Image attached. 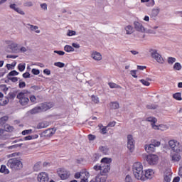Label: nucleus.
<instances>
[{"label": "nucleus", "mask_w": 182, "mask_h": 182, "mask_svg": "<svg viewBox=\"0 0 182 182\" xmlns=\"http://www.w3.org/2000/svg\"><path fill=\"white\" fill-rule=\"evenodd\" d=\"M100 165H95L93 166V170L95 171H100L102 176H105L107 173L110 171V163H112V159L110 158H103L101 160Z\"/></svg>", "instance_id": "nucleus-1"}, {"label": "nucleus", "mask_w": 182, "mask_h": 182, "mask_svg": "<svg viewBox=\"0 0 182 182\" xmlns=\"http://www.w3.org/2000/svg\"><path fill=\"white\" fill-rule=\"evenodd\" d=\"M132 171L136 180L143 178V164L141 162H135L132 166Z\"/></svg>", "instance_id": "nucleus-2"}, {"label": "nucleus", "mask_w": 182, "mask_h": 182, "mask_svg": "<svg viewBox=\"0 0 182 182\" xmlns=\"http://www.w3.org/2000/svg\"><path fill=\"white\" fill-rule=\"evenodd\" d=\"M7 166L11 170L14 171H16L18 170H21L22 167H23V164H22V161L21 160L14 158V159H11L7 161Z\"/></svg>", "instance_id": "nucleus-3"}, {"label": "nucleus", "mask_w": 182, "mask_h": 182, "mask_svg": "<svg viewBox=\"0 0 182 182\" xmlns=\"http://www.w3.org/2000/svg\"><path fill=\"white\" fill-rule=\"evenodd\" d=\"M8 117H3L0 118V136L4 134V132H14V127L9 124H6L4 126V129H2L4 124H5V122H8Z\"/></svg>", "instance_id": "nucleus-4"}, {"label": "nucleus", "mask_w": 182, "mask_h": 182, "mask_svg": "<svg viewBox=\"0 0 182 182\" xmlns=\"http://www.w3.org/2000/svg\"><path fill=\"white\" fill-rule=\"evenodd\" d=\"M16 99H18V103L21 106H28L29 103V97H28V95L25 92H19L16 96Z\"/></svg>", "instance_id": "nucleus-5"}, {"label": "nucleus", "mask_w": 182, "mask_h": 182, "mask_svg": "<svg viewBox=\"0 0 182 182\" xmlns=\"http://www.w3.org/2000/svg\"><path fill=\"white\" fill-rule=\"evenodd\" d=\"M74 177L75 178H80V182H89L90 173L86 169H84L80 173H76Z\"/></svg>", "instance_id": "nucleus-6"}, {"label": "nucleus", "mask_w": 182, "mask_h": 182, "mask_svg": "<svg viewBox=\"0 0 182 182\" xmlns=\"http://www.w3.org/2000/svg\"><path fill=\"white\" fill-rule=\"evenodd\" d=\"M168 145L175 153H180L182 151V146L180 144V142L176 140H170L168 141Z\"/></svg>", "instance_id": "nucleus-7"}, {"label": "nucleus", "mask_w": 182, "mask_h": 182, "mask_svg": "<svg viewBox=\"0 0 182 182\" xmlns=\"http://www.w3.org/2000/svg\"><path fill=\"white\" fill-rule=\"evenodd\" d=\"M146 161L149 166H156L159 163V156L150 154L146 156Z\"/></svg>", "instance_id": "nucleus-8"}, {"label": "nucleus", "mask_w": 182, "mask_h": 182, "mask_svg": "<svg viewBox=\"0 0 182 182\" xmlns=\"http://www.w3.org/2000/svg\"><path fill=\"white\" fill-rule=\"evenodd\" d=\"M127 147L131 153H133L134 150V139L133 138V135L132 134L127 135Z\"/></svg>", "instance_id": "nucleus-9"}, {"label": "nucleus", "mask_w": 182, "mask_h": 182, "mask_svg": "<svg viewBox=\"0 0 182 182\" xmlns=\"http://www.w3.org/2000/svg\"><path fill=\"white\" fill-rule=\"evenodd\" d=\"M154 176V171L153 169H147L145 171L142 172V178H139L141 181H146L147 178H153Z\"/></svg>", "instance_id": "nucleus-10"}, {"label": "nucleus", "mask_w": 182, "mask_h": 182, "mask_svg": "<svg viewBox=\"0 0 182 182\" xmlns=\"http://www.w3.org/2000/svg\"><path fill=\"white\" fill-rule=\"evenodd\" d=\"M90 58L95 62H100L103 59V56L100 52L92 50L90 52Z\"/></svg>", "instance_id": "nucleus-11"}, {"label": "nucleus", "mask_w": 182, "mask_h": 182, "mask_svg": "<svg viewBox=\"0 0 182 182\" xmlns=\"http://www.w3.org/2000/svg\"><path fill=\"white\" fill-rule=\"evenodd\" d=\"M37 181L49 182V174L46 172H41L37 176Z\"/></svg>", "instance_id": "nucleus-12"}, {"label": "nucleus", "mask_w": 182, "mask_h": 182, "mask_svg": "<svg viewBox=\"0 0 182 182\" xmlns=\"http://www.w3.org/2000/svg\"><path fill=\"white\" fill-rule=\"evenodd\" d=\"M134 28L135 31L141 32V33H144V32H146V28H144V26L139 21L134 22Z\"/></svg>", "instance_id": "nucleus-13"}, {"label": "nucleus", "mask_w": 182, "mask_h": 182, "mask_svg": "<svg viewBox=\"0 0 182 182\" xmlns=\"http://www.w3.org/2000/svg\"><path fill=\"white\" fill-rule=\"evenodd\" d=\"M149 53H151V56L152 59H154L156 62H158V63H160V54H159V52L156 49H150Z\"/></svg>", "instance_id": "nucleus-14"}, {"label": "nucleus", "mask_w": 182, "mask_h": 182, "mask_svg": "<svg viewBox=\"0 0 182 182\" xmlns=\"http://www.w3.org/2000/svg\"><path fill=\"white\" fill-rule=\"evenodd\" d=\"M39 106L42 112H46V110H49V109H52V107H53V104L51 102H46L41 104Z\"/></svg>", "instance_id": "nucleus-15"}, {"label": "nucleus", "mask_w": 182, "mask_h": 182, "mask_svg": "<svg viewBox=\"0 0 182 182\" xmlns=\"http://www.w3.org/2000/svg\"><path fill=\"white\" fill-rule=\"evenodd\" d=\"M10 9H13V11H15V12H17V14H19V15H25V11L22 10V9L18 7V6L16 4H11L9 5Z\"/></svg>", "instance_id": "nucleus-16"}, {"label": "nucleus", "mask_w": 182, "mask_h": 182, "mask_svg": "<svg viewBox=\"0 0 182 182\" xmlns=\"http://www.w3.org/2000/svg\"><path fill=\"white\" fill-rule=\"evenodd\" d=\"M170 157H171V161H172V163H178V161H180V160H181V155H180L177 152H176V154L171 153L170 154Z\"/></svg>", "instance_id": "nucleus-17"}, {"label": "nucleus", "mask_w": 182, "mask_h": 182, "mask_svg": "<svg viewBox=\"0 0 182 182\" xmlns=\"http://www.w3.org/2000/svg\"><path fill=\"white\" fill-rule=\"evenodd\" d=\"M173 173L171 171L167 170L164 173V182H171Z\"/></svg>", "instance_id": "nucleus-18"}, {"label": "nucleus", "mask_w": 182, "mask_h": 182, "mask_svg": "<svg viewBox=\"0 0 182 182\" xmlns=\"http://www.w3.org/2000/svg\"><path fill=\"white\" fill-rule=\"evenodd\" d=\"M144 150L146 153H156L157 151L154 148L151 143L144 145Z\"/></svg>", "instance_id": "nucleus-19"}, {"label": "nucleus", "mask_w": 182, "mask_h": 182, "mask_svg": "<svg viewBox=\"0 0 182 182\" xmlns=\"http://www.w3.org/2000/svg\"><path fill=\"white\" fill-rule=\"evenodd\" d=\"M58 174L61 180H66L67 178H69V173H68L66 171L59 169L58 171Z\"/></svg>", "instance_id": "nucleus-20"}, {"label": "nucleus", "mask_w": 182, "mask_h": 182, "mask_svg": "<svg viewBox=\"0 0 182 182\" xmlns=\"http://www.w3.org/2000/svg\"><path fill=\"white\" fill-rule=\"evenodd\" d=\"M55 132L56 129L55 128H51L44 131V134L46 137H50V136H53V134H55Z\"/></svg>", "instance_id": "nucleus-21"}, {"label": "nucleus", "mask_w": 182, "mask_h": 182, "mask_svg": "<svg viewBox=\"0 0 182 182\" xmlns=\"http://www.w3.org/2000/svg\"><path fill=\"white\" fill-rule=\"evenodd\" d=\"M28 27L29 31H31V32H35L36 33H41V30H39V27L38 26H34L32 24H27Z\"/></svg>", "instance_id": "nucleus-22"}, {"label": "nucleus", "mask_w": 182, "mask_h": 182, "mask_svg": "<svg viewBox=\"0 0 182 182\" xmlns=\"http://www.w3.org/2000/svg\"><path fill=\"white\" fill-rule=\"evenodd\" d=\"M98 127L100 129V133L101 134H107V126H103L102 124H99Z\"/></svg>", "instance_id": "nucleus-23"}, {"label": "nucleus", "mask_w": 182, "mask_h": 182, "mask_svg": "<svg viewBox=\"0 0 182 182\" xmlns=\"http://www.w3.org/2000/svg\"><path fill=\"white\" fill-rule=\"evenodd\" d=\"M124 31H126L127 35H132L134 32V28L133 26L127 25L124 27Z\"/></svg>", "instance_id": "nucleus-24"}, {"label": "nucleus", "mask_w": 182, "mask_h": 182, "mask_svg": "<svg viewBox=\"0 0 182 182\" xmlns=\"http://www.w3.org/2000/svg\"><path fill=\"white\" fill-rule=\"evenodd\" d=\"M151 144H152L154 149L156 151H159V148L160 147V141L157 139H152L151 140Z\"/></svg>", "instance_id": "nucleus-25"}, {"label": "nucleus", "mask_w": 182, "mask_h": 182, "mask_svg": "<svg viewBox=\"0 0 182 182\" xmlns=\"http://www.w3.org/2000/svg\"><path fill=\"white\" fill-rule=\"evenodd\" d=\"M28 113H30V114H36V113H42L40 105L29 110Z\"/></svg>", "instance_id": "nucleus-26"}, {"label": "nucleus", "mask_w": 182, "mask_h": 182, "mask_svg": "<svg viewBox=\"0 0 182 182\" xmlns=\"http://www.w3.org/2000/svg\"><path fill=\"white\" fill-rule=\"evenodd\" d=\"M109 107L112 110H116L117 109H120V104L118 102H112L109 103Z\"/></svg>", "instance_id": "nucleus-27"}, {"label": "nucleus", "mask_w": 182, "mask_h": 182, "mask_svg": "<svg viewBox=\"0 0 182 182\" xmlns=\"http://www.w3.org/2000/svg\"><path fill=\"white\" fill-rule=\"evenodd\" d=\"M90 182H106V178H105L103 176H101L100 175H97L95 177V179L92 180Z\"/></svg>", "instance_id": "nucleus-28"}, {"label": "nucleus", "mask_w": 182, "mask_h": 182, "mask_svg": "<svg viewBox=\"0 0 182 182\" xmlns=\"http://www.w3.org/2000/svg\"><path fill=\"white\" fill-rule=\"evenodd\" d=\"M145 121L149 122L151 124V125H152L154 123H157L158 122L157 118L154 117H148L146 118Z\"/></svg>", "instance_id": "nucleus-29"}, {"label": "nucleus", "mask_w": 182, "mask_h": 182, "mask_svg": "<svg viewBox=\"0 0 182 182\" xmlns=\"http://www.w3.org/2000/svg\"><path fill=\"white\" fill-rule=\"evenodd\" d=\"M141 4H146V6H154V0H141Z\"/></svg>", "instance_id": "nucleus-30"}, {"label": "nucleus", "mask_w": 182, "mask_h": 182, "mask_svg": "<svg viewBox=\"0 0 182 182\" xmlns=\"http://www.w3.org/2000/svg\"><path fill=\"white\" fill-rule=\"evenodd\" d=\"M159 14H160V10L159 9H154L151 13V18L156 19L157 16H159Z\"/></svg>", "instance_id": "nucleus-31"}, {"label": "nucleus", "mask_w": 182, "mask_h": 182, "mask_svg": "<svg viewBox=\"0 0 182 182\" xmlns=\"http://www.w3.org/2000/svg\"><path fill=\"white\" fill-rule=\"evenodd\" d=\"M64 50L68 53H70L75 50V48L70 45H65L64 46Z\"/></svg>", "instance_id": "nucleus-32"}, {"label": "nucleus", "mask_w": 182, "mask_h": 182, "mask_svg": "<svg viewBox=\"0 0 182 182\" xmlns=\"http://www.w3.org/2000/svg\"><path fill=\"white\" fill-rule=\"evenodd\" d=\"M9 48L12 52H16V48H18V43L11 42L9 46Z\"/></svg>", "instance_id": "nucleus-33"}, {"label": "nucleus", "mask_w": 182, "mask_h": 182, "mask_svg": "<svg viewBox=\"0 0 182 182\" xmlns=\"http://www.w3.org/2000/svg\"><path fill=\"white\" fill-rule=\"evenodd\" d=\"M99 150L100 151H101V153H103L104 154H107V151H109V148H107V146H101L99 147Z\"/></svg>", "instance_id": "nucleus-34"}, {"label": "nucleus", "mask_w": 182, "mask_h": 182, "mask_svg": "<svg viewBox=\"0 0 182 182\" xmlns=\"http://www.w3.org/2000/svg\"><path fill=\"white\" fill-rule=\"evenodd\" d=\"M108 85L111 89H122V87H120V85L114 82H109Z\"/></svg>", "instance_id": "nucleus-35"}, {"label": "nucleus", "mask_w": 182, "mask_h": 182, "mask_svg": "<svg viewBox=\"0 0 182 182\" xmlns=\"http://www.w3.org/2000/svg\"><path fill=\"white\" fill-rule=\"evenodd\" d=\"M18 147H22V144H17L8 146L7 150H14L15 149H18Z\"/></svg>", "instance_id": "nucleus-36"}, {"label": "nucleus", "mask_w": 182, "mask_h": 182, "mask_svg": "<svg viewBox=\"0 0 182 182\" xmlns=\"http://www.w3.org/2000/svg\"><path fill=\"white\" fill-rule=\"evenodd\" d=\"M159 27H154V29H146V33H150L151 35H156L157 33V31H156L155 29H157Z\"/></svg>", "instance_id": "nucleus-37"}, {"label": "nucleus", "mask_w": 182, "mask_h": 182, "mask_svg": "<svg viewBox=\"0 0 182 182\" xmlns=\"http://www.w3.org/2000/svg\"><path fill=\"white\" fill-rule=\"evenodd\" d=\"M173 99H176V100H179V101L182 100L181 92H176V93L173 94Z\"/></svg>", "instance_id": "nucleus-38"}, {"label": "nucleus", "mask_w": 182, "mask_h": 182, "mask_svg": "<svg viewBox=\"0 0 182 182\" xmlns=\"http://www.w3.org/2000/svg\"><path fill=\"white\" fill-rule=\"evenodd\" d=\"M49 126V123L44 122H41L38 124V129H45V127H48Z\"/></svg>", "instance_id": "nucleus-39"}, {"label": "nucleus", "mask_w": 182, "mask_h": 182, "mask_svg": "<svg viewBox=\"0 0 182 182\" xmlns=\"http://www.w3.org/2000/svg\"><path fill=\"white\" fill-rule=\"evenodd\" d=\"M151 129L154 130H160V124L159 123L156 122L151 125Z\"/></svg>", "instance_id": "nucleus-40"}, {"label": "nucleus", "mask_w": 182, "mask_h": 182, "mask_svg": "<svg viewBox=\"0 0 182 182\" xmlns=\"http://www.w3.org/2000/svg\"><path fill=\"white\" fill-rule=\"evenodd\" d=\"M177 59H176V58L173 57H168V65H173V63H175V62H176Z\"/></svg>", "instance_id": "nucleus-41"}, {"label": "nucleus", "mask_w": 182, "mask_h": 182, "mask_svg": "<svg viewBox=\"0 0 182 182\" xmlns=\"http://www.w3.org/2000/svg\"><path fill=\"white\" fill-rule=\"evenodd\" d=\"M92 99V102H93V103H95L96 105H97L99 103V97L96 96V95H92L91 97Z\"/></svg>", "instance_id": "nucleus-42"}, {"label": "nucleus", "mask_w": 182, "mask_h": 182, "mask_svg": "<svg viewBox=\"0 0 182 182\" xmlns=\"http://www.w3.org/2000/svg\"><path fill=\"white\" fill-rule=\"evenodd\" d=\"M54 66L60 68H65V63L62 62H55L54 63Z\"/></svg>", "instance_id": "nucleus-43"}, {"label": "nucleus", "mask_w": 182, "mask_h": 182, "mask_svg": "<svg viewBox=\"0 0 182 182\" xmlns=\"http://www.w3.org/2000/svg\"><path fill=\"white\" fill-rule=\"evenodd\" d=\"M182 66H181V64H180V63H176L174 65H173V69L175 70H180L181 69Z\"/></svg>", "instance_id": "nucleus-44"}, {"label": "nucleus", "mask_w": 182, "mask_h": 182, "mask_svg": "<svg viewBox=\"0 0 182 182\" xmlns=\"http://www.w3.org/2000/svg\"><path fill=\"white\" fill-rule=\"evenodd\" d=\"M76 35V31L73 30H68L67 31V36H75Z\"/></svg>", "instance_id": "nucleus-45"}, {"label": "nucleus", "mask_w": 182, "mask_h": 182, "mask_svg": "<svg viewBox=\"0 0 182 182\" xmlns=\"http://www.w3.org/2000/svg\"><path fill=\"white\" fill-rule=\"evenodd\" d=\"M146 107L147 109H157V107H159V105H156L154 104H149L146 105Z\"/></svg>", "instance_id": "nucleus-46"}, {"label": "nucleus", "mask_w": 182, "mask_h": 182, "mask_svg": "<svg viewBox=\"0 0 182 182\" xmlns=\"http://www.w3.org/2000/svg\"><path fill=\"white\" fill-rule=\"evenodd\" d=\"M25 68H26V64H18V69L20 72H23V70H25Z\"/></svg>", "instance_id": "nucleus-47"}, {"label": "nucleus", "mask_w": 182, "mask_h": 182, "mask_svg": "<svg viewBox=\"0 0 182 182\" xmlns=\"http://www.w3.org/2000/svg\"><path fill=\"white\" fill-rule=\"evenodd\" d=\"M130 75L132 76V77H134L135 79H137V70H132L129 71Z\"/></svg>", "instance_id": "nucleus-48"}, {"label": "nucleus", "mask_w": 182, "mask_h": 182, "mask_svg": "<svg viewBox=\"0 0 182 182\" xmlns=\"http://www.w3.org/2000/svg\"><path fill=\"white\" fill-rule=\"evenodd\" d=\"M9 103V100L6 99L5 100H0V106H6V105H8Z\"/></svg>", "instance_id": "nucleus-49"}, {"label": "nucleus", "mask_w": 182, "mask_h": 182, "mask_svg": "<svg viewBox=\"0 0 182 182\" xmlns=\"http://www.w3.org/2000/svg\"><path fill=\"white\" fill-rule=\"evenodd\" d=\"M93 161H97L100 159V156L98 154H94L92 157Z\"/></svg>", "instance_id": "nucleus-50"}, {"label": "nucleus", "mask_w": 182, "mask_h": 182, "mask_svg": "<svg viewBox=\"0 0 182 182\" xmlns=\"http://www.w3.org/2000/svg\"><path fill=\"white\" fill-rule=\"evenodd\" d=\"M6 166L2 165L0 168V173H7Z\"/></svg>", "instance_id": "nucleus-51"}, {"label": "nucleus", "mask_w": 182, "mask_h": 182, "mask_svg": "<svg viewBox=\"0 0 182 182\" xmlns=\"http://www.w3.org/2000/svg\"><path fill=\"white\" fill-rule=\"evenodd\" d=\"M40 6L43 11H48V4H46V3H43L40 4Z\"/></svg>", "instance_id": "nucleus-52"}, {"label": "nucleus", "mask_w": 182, "mask_h": 182, "mask_svg": "<svg viewBox=\"0 0 182 182\" xmlns=\"http://www.w3.org/2000/svg\"><path fill=\"white\" fill-rule=\"evenodd\" d=\"M34 171H39L41 170V165L39 164H36L33 166Z\"/></svg>", "instance_id": "nucleus-53"}, {"label": "nucleus", "mask_w": 182, "mask_h": 182, "mask_svg": "<svg viewBox=\"0 0 182 182\" xmlns=\"http://www.w3.org/2000/svg\"><path fill=\"white\" fill-rule=\"evenodd\" d=\"M54 53H57V55H58L59 56H64L65 55V51H62V50H54Z\"/></svg>", "instance_id": "nucleus-54"}, {"label": "nucleus", "mask_w": 182, "mask_h": 182, "mask_svg": "<svg viewBox=\"0 0 182 182\" xmlns=\"http://www.w3.org/2000/svg\"><path fill=\"white\" fill-rule=\"evenodd\" d=\"M140 82L144 85V86H150V82L146 80H140Z\"/></svg>", "instance_id": "nucleus-55"}, {"label": "nucleus", "mask_w": 182, "mask_h": 182, "mask_svg": "<svg viewBox=\"0 0 182 182\" xmlns=\"http://www.w3.org/2000/svg\"><path fill=\"white\" fill-rule=\"evenodd\" d=\"M18 75H19V73L16 72V70L11 71L9 73V76H18Z\"/></svg>", "instance_id": "nucleus-56"}, {"label": "nucleus", "mask_w": 182, "mask_h": 182, "mask_svg": "<svg viewBox=\"0 0 182 182\" xmlns=\"http://www.w3.org/2000/svg\"><path fill=\"white\" fill-rule=\"evenodd\" d=\"M160 127H161V130L162 132H164V131L167 130V129H168V125H167V124H161Z\"/></svg>", "instance_id": "nucleus-57"}, {"label": "nucleus", "mask_w": 182, "mask_h": 182, "mask_svg": "<svg viewBox=\"0 0 182 182\" xmlns=\"http://www.w3.org/2000/svg\"><path fill=\"white\" fill-rule=\"evenodd\" d=\"M115 126H116V122H115V121L110 122L107 125V127H114Z\"/></svg>", "instance_id": "nucleus-58"}, {"label": "nucleus", "mask_w": 182, "mask_h": 182, "mask_svg": "<svg viewBox=\"0 0 182 182\" xmlns=\"http://www.w3.org/2000/svg\"><path fill=\"white\" fill-rule=\"evenodd\" d=\"M30 101L31 103H36V97L35 95H31L30 97Z\"/></svg>", "instance_id": "nucleus-59"}, {"label": "nucleus", "mask_w": 182, "mask_h": 182, "mask_svg": "<svg viewBox=\"0 0 182 182\" xmlns=\"http://www.w3.org/2000/svg\"><path fill=\"white\" fill-rule=\"evenodd\" d=\"M31 73H33V75H39V73H41V71H39V70L33 68L31 70Z\"/></svg>", "instance_id": "nucleus-60"}, {"label": "nucleus", "mask_w": 182, "mask_h": 182, "mask_svg": "<svg viewBox=\"0 0 182 182\" xmlns=\"http://www.w3.org/2000/svg\"><path fill=\"white\" fill-rule=\"evenodd\" d=\"M24 6H27V7L33 6V3L32 1H27L24 3Z\"/></svg>", "instance_id": "nucleus-61"}, {"label": "nucleus", "mask_w": 182, "mask_h": 182, "mask_svg": "<svg viewBox=\"0 0 182 182\" xmlns=\"http://www.w3.org/2000/svg\"><path fill=\"white\" fill-rule=\"evenodd\" d=\"M96 139V136L93 135V134H89L88 135V139L90 141H93V140H95Z\"/></svg>", "instance_id": "nucleus-62"}, {"label": "nucleus", "mask_w": 182, "mask_h": 182, "mask_svg": "<svg viewBox=\"0 0 182 182\" xmlns=\"http://www.w3.org/2000/svg\"><path fill=\"white\" fill-rule=\"evenodd\" d=\"M9 80H11V82H14V83L16 82H18V77H9Z\"/></svg>", "instance_id": "nucleus-63"}, {"label": "nucleus", "mask_w": 182, "mask_h": 182, "mask_svg": "<svg viewBox=\"0 0 182 182\" xmlns=\"http://www.w3.org/2000/svg\"><path fill=\"white\" fill-rule=\"evenodd\" d=\"M125 182H132V177L127 175L125 178Z\"/></svg>", "instance_id": "nucleus-64"}]
</instances>
